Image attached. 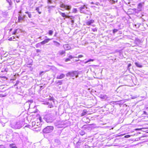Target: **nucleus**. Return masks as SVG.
<instances>
[{"label": "nucleus", "instance_id": "f257e3e1", "mask_svg": "<svg viewBox=\"0 0 148 148\" xmlns=\"http://www.w3.org/2000/svg\"><path fill=\"white\" fill-rule=\"evenodd\" d=\"M43 119L47 122H51V121L53 120V116L51 114L45 115Z\"/></svg>", "mask_w": 148, "mask_h": 148}, {"label": "nucleus", "instance_id": "f03ea898", "mask_svg": "<svg viewBox=\"0 0 148 148\" xmlns=\"http://www.w3.org/2000/svg\"><path fill=\"white\" fill-rule=\"evenodd\" d=\"M12 128L15 129H19L22 127V124L20 122L14 123L11 124Z\"/></svg>", "mask_w": 148, "mask_h": 148}, {"label": "nucleus", "instance_id": "7ed1b4c3", "mask_svg": "<svg viewBox=\"0 0 148 148\" xmlns=\"http://www.w3.org/2000/svg\"><path fill=\"white\" fill-rule=\"evenodd\" d=\"M53 129V127L52 126H48L43 130L44 133H47L51 132Z\"/></svg>", "mask_w": 148, "mask_h": 148}, {"label": "nucleus", "instance_id": "20e7f679", "mask_svg": "<svg viewBox=\"0 0 148 148\" xmlns=\"http://www.w3.org/2000/svg\"><path fill=\"white\" fill-rule=\"evenodd\" d=\"M66 76L68 77L70 76L72 77H74L77 78L78 77L77 73L76 71H73L72 72L68 73L66 75Z\"/></svg>", "mask_w": 148, "mask_h": 148}, {"label": "nucleus", "instance_id": "39448f33", "mask_svg": "<svg viewBox=\"0 0 148 148\" xmlns=\"http://www.w3.org/2000/svg\"><path fill=\"white\" fill-rule=\"evenodd\" d=\"M79 9L81 13H86V12L87 11V9H88V8L86 5H84L81 6L79 8Z\"/></svg>", "mask_w": 148, "mask_h": 148}, {"label": "nucleus", "instance_id": "423d86ee", "mask_svg": "<svg viewBox=\"0 0 148 148\" xmlns=\"http://www.w3.org/2000/svg\"><path fill=\"white\" fill-rule=\"evenodd\" d=\"M25 17V15L22 16L19 14L18 17V22L22 23L23 21H24V19Z\"/></svg>", "mask_w": 148, "mask_h": 148}, {"label": "nucleus", "instance_id": "0eeeda50", "mask_svg": "<svg viewBox=\"0 0 148 148\" xmlns=\"http://www.w3.org/2000/svg\"><path fill=\"white\" fill-rule=\"evenodd\" d=\"M12 136V139L14 141L17 140L19 138L18 134L16 132H14L13 133Z\"/></svg>", "mask_w": 148, "mask_h": 148}, {"label": "nucleus", "instance_id": "6e6552de", "mask_svg": "<svg viewBox=\"0 0 148 148\" xmlns=\"http://www.w3.org/2000/svg\"><path fill=\"white\" fill-rule=\"evenodd\" d=\"M58 12L62 16L64 17V19H65V18H69L70 17V16H69L66 15L65 13H62L59 11H58Z\"/></svg>", "mask_w": 148, "mask_h": 148}, {"label": "nucleus", "instance_id": "1a4fd4ad", "mask_svg": "<svg viewBox=\"0 0 148 148\" xmlns=\"http://www.w3.org/2000/svg\"><path fill=\"white\" fill-rule=\"evenodd\" d=\"M67 56H68V58H66L65 59V62H67L68 61H69L70 60V59H72L73 58H77V57H73L71 55H69L68 54Z\"/></svg>", "mask_w": 148, "mask_h": 148}, {"label": "nucleus", "instance_id": "9d476101", "mask_svg": "<svg viewBox=\"0 0 148 148\" xmlns=\"http://www.w3.org/2000/svg\"><path fill=\"white\" fill-rule=\"evenodd\" d=\"M51 39L50 38L46 39L44 40L41 42L40 43L42 45H44L47 43L49 41L51 40Z\"/></svg>", "mask_w": 148, "mask_h": 148}, {"label": "nucleus", "instance_id": "9b49d317", "mask_svg": "<svg viewBox=\"0 0 148 148\" xmlns=\"http://www.w3.org/2000/svg\"><path fill=\"white\" fill-rule=\"evenodd\" d=\"M94 22L93 20H91L86 22V24L88 25H90L91 24L93 23Z\"/></svg>", "mask_w": 148, "mask_h": 148}, {"label": "nucleus", "instance_id": "f8f14e48", "mask_svg": "<svg viewBox=\"0 0 148 148\" xmlns=\"http://www.w3.org/2000/svg\"><path fill=\"white\" fill-rule=\"evenodd\" d=\"M65 77V75L64 74H62L60 75H58L56 77L57 79H62Z\"/></svg>", "mask_w": 148, "mask_h": 148}, {"label": "nucleus", "instance_id": "ddd939ff", "mask_svg": "<svg viewBox=\"0 0 148 148\" xmlns=\"http://www.w3.org/2000/svg\"><path fill=\"white\" fill-rule=\"evenodd\" d=\"M64 49L66 50H68L71 49V47L68 45H65L63 46Z\"/></svg>", "mask_w": 148, "mask_h": 148}, {"label": "nucleus", "instance_id": "4468645a", "mask_svg": "<svg viewBox=\"0 0 148 148\" xmlns=\"http://www.w3.org/2000/svg\"><path fill=\"white\" fill-rule=\"evenodd\" d=\"M65 51L64 50H60L59 51L58 53L61 56L63 55L64 54H65Z\"/></svg>", "mask_w": 148, "mask_h": 148}, {"label": "nucleus", "instance_id": "2eb2a0df", "mask_svg": "<svg viewBox=\"0 0 148 148\" xmlns=\"http://www.w3.org/2000/svg\"><path fill=\"white\" fill-rule=\"evenodd\" d=\"M143 3H140L138 5V8L139 9V10H141V8L143 6Z\"/></svg>", "mask_w": 148, "mask_h": 148}, {"label": "nucleus", "instance_id": "dca6fc26", "mask_svg": "<svg viewBox=\"0 0 148 148\" xmlns=\"http://www.w3.org/2000/svg\"><path fill=\"white\" fill-rule=\"evenodd\" d=\"M71 8V5H66L65 7V8L66 10H70Z\"/></svg>", "mask_w": 148, "mask_h": 148}, {"label": "nucleus", "instance_id": "f3484780", "mask_svg": "<svg viewBox=\"0 0 148 148\" xmlns=\"http://www.w3.org/2000/svg\"><path fill=\"white\" fill-rule=\"evenodd\" d=\"M136 65L139 68H141L142 67V66L138 62H136L135 63Z\"/></svg>", "mask_w": 148, "mask_h": 148}, {"label": "nucleus", "instance_id": "a211bd4d", "mask_svg": "<svg viewBox=\"0 0 148 148\" xmlns=\"http://www.w3.org/2000/svg\"><path fill=\"white\" fill-rule=\"evenodd\" d=\"M81 144V143H79V142H77L75 148H80V146Z\"/></svg>", "mask_w": 148, "mask_h": 148}, {"label": "nucleus", "instance_id": "6ab92c4d", "mask_svg": "<svg viewBox=\"0 0 148 148\" xmlns=\"http://www.w3.org/2000/svg\"><path fill=\"white\" fill-rule=\"evenodd\" d=\"M55 142L58 145L60 144L61 143L60 141L58 139H55Z\"/></svg>", "mask_w": 148, "mask_h": 148}, {"label": "nucleus", "instance_id": "aec40b11", "mask_svg": "<svg viewBox=\"0 0 148 148\" xmlns=\"http://www.w3.org/2000/svg\"><path fill=\"white\" fill-rule=\"evenodd\" d=\"M10 147L12 148H17L15 144H12L10 145Z\"/></svg>", "mask_w": 148, "mask_h": 148}, {"label": "nucleus", "instance_id": "412c9836", "mask_svg": "<svg viewBox=\"0 0 148 148\" xmlns=\"http://www.w3.org/2000/svg\"><path fill=\"white\" fill-rule=\"evenodd\" d=\"M28 14V16L29 18H31L32 17V14L31 12H25Z\"/></svg>", "mask_w": 148, "mask_h": 148}, {"label": "nucleus", "instance_id": "4be33fe9", "mask_svg": "<svg viewBox=\"0 0 148 148\" xmlns=\"http://www.w3.org/2000/svg\"><path fill=\"white\" fill-rule=\"evenodd\" d=\"M46 104L47 105H48V107L49 108H51L53 107V104L52 103H50L49 102H46Z\"/></svg>", "mask_w": 148, "mask_h": 148}, {"label": "nucleus", "instance_id": "5701e85b", "mask_svg": "<svg viewBox=\"0 0 148 148\" xmlns=\"http://www.w3.org/2000/svg\"><path fill=\"white\" fill-rule=\"evenodd\" d=\"M53 42L55 43V45L57 47H59L60 45V44L57 41H53Z\"/></svg>", "mask_w": 148, "mask_h": 148}, {"label": "nucleus", "instance_id": "b1692460", "mask_svg": "<svg viewBox=\"0 0 148 148\" xmlns=\"http://www.w3.org/2000/svg\"><path fill=\"white\" fill-rule=\"evenodd\" d=\"M85 133L84 131L81 130L79 132V134L81 136H83L85 134Z\"/></svg>", "mask_w": 148, "mask_h": 148}, {"label": "nucleus", "instance_id": "393cba45", "mask_svg": "<svg viewBox=\"0 0 148 148\" xmlns=\"http://www.w3.org/2000/svg\"><path fill=\"white\" fill-rule=\"evenodd\" d=\"M108 1H109V2L112 4L114 3L115 2L117 3L118 1L117 0H116V1H115L114 0H108Z\"/></svg>", "mask_w": 148, "mask_h": 148}, {"label": "nucleus", "instance_id": "a878e982", "mask_svg": "<svg viewBox=\"0 0 148 148\" xmlns=\"http://www.w3.org/2000/svg\"><path fill=\"white\" fill-rule=\"evenodd\" d=\"M36 10L38 12L39 14H41V11H40V10L39 7H36Z\"/></svg>", "mask_w": 148, "mask_h": 148}, {"label": "nucleus", "instance_id": "bb28decb", "mask_svg": "<svg viewBox=\"0 0 148 148\" xmlns=\"http://www.w3.org/2000/svg\"><path fill=\"white\" fill-rule=\"evenodd\" d=\"M62 81L58 80L56 82V83L57 84H58L59 85H61L62 84Z\"/></svg>", "mask_w": 148, "mask_h": 148}, {"label": "nucleus", "instance_id": "cd10ccee", "mask_svg": "<svg viewBox=\"0 0 148 148\" xmlns=\"http://www.w3.org/2000/svg\"><path fill=\"white\" fill-rule=\"evenodd\" d=\"M53 32L51 30H49L48 32L49 35L50 36H51L53 34Z\"/></svg>", "mask_w": 148, "mask_h": 148}, {"label": "nucleus", "instance_id": "c85d7f7f", "mask_svg": "<svg viewBox=\"0 0 148 148\" xmlns=\"http://www.w3.org/2000/svg\"><path fill=\"white\" fill-rule=\"evenodd\" d=\"M86 114V112L84 110L83 112L81 114V116H83Z\"/></svg>", "mask_w": 148, "mask_h": 148}, {"label": "nucleus", "instance_id": "c756f323", "mask_svg": "<svg viewBox=\"0 0 148 148\" xmlns=\"http://www.w3.org/2000/svg\"><path fill=\"white\" fill-rule=\"evenodd\" d=\"M54 7H55V6H48V8L49 9V12H50V10L51 9V8H54Z\"/></svg>", "mask_w": 148, "mask_h": 148}, {"label": "nucleus", "instance_id": "7c9ffc66", "mask_svg": "<svg viewBox=\"0 0 148 148\" xmlns=\"http://www.w3.org/2000/svg\"><path fill=\"white\" fill-rule=\"evenodd\" d=\"M32 126L33 127H34V128H37V127H36V122L34 121L33 122H32Z\"/></svg>", "mask_w": 148, "mask_h": 148}, {"label": "nucleus", "instance_id": "2f4dec72", "mask_svg": "<svg viewBox=\"0 0 148 148\" xmlns=\"http://www.w3.org/2000/svg\"><path fill=\"white\" fill-rule=\"evenodd\" d=\"M94 60L92 59H90L86 62H85V63H86L89 62L93 61Z\"/></svg>", "mask_w": 148, "mask_h": 148}, {"label": "nucleus", "instance_id": "473e14b6", "mask_svg": "<svg viewBox=\"0 0 148 148\" xmlns=\"http://www.w3.org/2000/svg\"><path fill=\"white\" fill-rule=\"evenodd\" d=\"M65 5H64V4H61L60 5V7H61V8H65Z\"/></svg>", "mask_w": 148, "mask_h": 148}, {"label": "nucleus", "instance_id": "72a5a7b5", "mask_svg": "<svg viewBox=\"0 0 148 148\" xmlns=\"http://www.w3.org/2000/svg\"><path fill=\"white\" fill-rule=\"evenodd\" d=\"M7 1L9 3L10 5H12L11 0H7Z\"/></svg>", "mask_w": 148, "mask_h": 148}, {"label": "nucleus", "instance_id": "f704fd0d", "mask_svg": "<svg viewBox=\"0 0 148 148\" xmlns=\"http://www.w3.org/2000/svg\"><path fill=\"white\" fill-rule=\"evenodd\" d=\"M88 127V125H84L82 127V128H84V129H86V128H87V127Z\"/></svg>", "mask_w": 148, "mask_h": 148}, {"label": "nucleus", "instance_id": "c9c22d12", "mask_svg": "<svg viewBox=\"0 0 148 148\" xmlns=\"http://www.w3.org/2000/svg\"><path fill=\"white\" fill-rule=\"evenodd\" d=\"M40 44H41L40 43V42L36 44V47H40Z\"/></svg>", "mask_w": 148, "mask_h": 148}, {"label": "nucleus", "instance_id": "e433bc0d", "mask_svg": "<svg viewBox=\"0 0 148 148\" xmlns=\"http://www.w3.org/2000/svg\"><path fill=\"white\" fill-rule=\"evenodd\" d=\"M118 31V30L116 29H114L113 31V32L114 34Z\"/></svg>", "mask_w": 148, "mask_h": 148}, {"label": "nucleus", "instance_id": "4c0bfd02", "mask_svg": "<svg viewBox=\"0 0 148 148\" xmlns=\"http://www.w3.org/2000/svg\"><path fill=\"white\" fill-rule=\"evenodd\" d=\"M5 145H0V148H5Z\"/></svg>", "mask_w": 148, "mask_h": 148}, {"label": "nucleus", "instance_id": "58836bf2", "mask_svg": "<svg viewBox=\"0 0 148 148\" xmlns=\"http://www.w3.org/2000/svg\"><path fill=\"white\" fill-rule=\"evenodd\" d=\"M130 136L129 135H127L125 136L124 137L125 138H128L130 137Z\"/></svg>", "mask_w": 148, "mask_h": 148}, {"label": "nucleus", "instance_id": "ea45409f", "mask_svg": "<svg viewBox=\"0 0 148 148\" xmlns=\"http://www.w3.org/2000/svg\"><path fill=\"white\" fill-rule=\"evenodd\" d=\"M48 3H52L51 0H47Z\"/></svg>", "mask_w": 148, "mask_h": 148}, {"label": "nucleus", "instance_id": "a19ab883", "mask_svg": "<svg viewBox=\"0 0 148 148\" xmlns=\"http://www.w3.org/2000/svg\"><path fill=\"white\" fill-rule=\"evenodd\" d=\"M18 30V29L15 30L13 32V34H15L16 33H17V31Z\"/></svg>", "mask_w": 148, "mask_h": 148}, {"label": "nucleus", "instance_id": "79ce46f5", "mask_svg": "<svg viewBox=\"0 0 148 148\" xmlns=\"http://www.w3.org/2000/svg\"><path fill=\"white\" fill-rule=\"evenodd\" d=\"M73 60L74 62H77V61H79V59H74Z\"/></svg>", "mask_w": 148, "mask_h": 148}, {"label": "nucleus", "instance_id": "37998d69", "mask_svg": "<svg viewBox=\"0 0 148 148\" xmlns=\"http://www.w3.org/2000/svg\"><path fill=\"white\" fill-rule=\"evenodd\" d=\"M83 56L82 55H79L78 57H77L78 58H82V57H83Z\"/></svg>", "mask_w": 148, "mask_h": 148}, {"label": "nucleus", "instance_id": "c03bdc74", "mask_svg": "<svg viewBox=\"0 0 148 148\" xmlns=\"http://www.w3.org/2000/svg\"><path fill=\"white\" fill-rule=\"evenodd\" d=\"M77 142H79V143H82L83 141L82 140H79Z\"/></svg>", "mask_w": 148, "mask_h": 148}, {"label": "nucleus", "instance_id": "a18cd8bd", "mask_svg": "<svg viewBox=\"0 0 148 148\" xmlns=\"http://www.w3.org/2000/svg\"><path fill=\"white\" fill-rule=\"evenodd\" d=\"M40 50L39 49H37L36 50V52L37 53L40 52Z\"/></svg>", "mask_w": 148, "mask_h": 148}, {"label": "nucleus", "instance_id": "49530a36", "mask_svg": "<svg viewBox=\"0 0 148 148\" xmlns=\"http://www.w3.org/2000/svg\"><path fill=\"white\" fill-rule=\"evenodd\" d=\"M143 113L144 114H145L147 115H148V114H147V113L145 111H143Z\"/></svg>", "mask_w": 148, "mask_h": 148}, {"label": "nucleus", "instance_id": "de8ad7c7", "mask_svg": "<svg viewBox=\"0 0 148 148\" xmlns=\"http://www.w3.org/2000/svg\"><path fill=\"white\" fill-rule=\"evenodd\" d=\"M5 96V95H3L2 94H0V97H4Z\"/></svg>", "mask_w": 148, "mask_h": 148}, {"label": "nucleus", "instance_id": "09e8293b", "mask_svg": "<svg viewBox=\"0 0 148 148\" xmlns=\"http://www.w3.org/2000/svg\"><path fill=\"white\" fill-rule=\"evenodd\" d=\"M53 99H54L53 98V97H51L50 98V100H53Z\"/></svg>", "mask_w": 148, "mask_h": 148}, {"label": "nucleus", "instance_id": "8fccbe9b", "mask_svg": "<svg viewBox=\"0 0 148 148\" xmlns=\"http://www.w3.org/2000/svg\"><path fill=\"white\" fill-rule=\"evenodd\" d=\"M131 64H129L128 65V67H129L131 66Z\"/></svg>", "mask_w": 148, "mask_h": 148}, {"label": "nucleus", "instance_id": "3c124183", "mask_svg": "<svg viewBox=\"0 0 148 148\" xmlns=\"http://www.w3.org/2000/svg\"><path fill=\"white\" fill-rule=\"evenodd\" d=\"M16 3H18L20 2V0H16Z\"/></svg>", "mask_w": 148, "mask_h": 148}, {"label": "nucleus", "instance_id": "603ef678", "mask_svg": "<svg viewBox=\"0 0 148 148\" xmlns=\"http://www.w3.org/2000/svg\"><path fill=\"white\" fill-rule=\"evenodd\" d=\"M40 89L41 90H42V89L43 88V86H40Z\"/></svg>", "mask_w": 148, "mask_h": 148}, {"label": "nucleus", "instance_id": "864d4df0", "mask_svg": "<svg viewBox=\"0 0 148 148\" xmlns=\"http://www.w3.org/2000/svg\"><path fill=\"white\" fill-rule=\"evenodd\" d=\"M95 4L97 5H98L99 3H96Z\"/></svg>", "mask_w": 148, "mask_h": 148}, {"label": "nucleus", "instance_id": "5fc2aeb1", "mask_svg": "<svg viewBox=\"0 0 148 148\" xmlns=\"http://www.w3.org/2000/svg\"><path fill=\"white\" fill-rule=\"evenodd\" d=\"M71 23H74V21L73 20H71Z\"/></svg>", "mask_w": 148, "mask_h": 148}, {"label": "nucleus", "instance_id": "6e6d98bb", "mask_svg": "<svg viewBox=\"0 0 148 148\" xmlns=\"http://www.w3.org/2000/svg\"><path fill=\"white\" fill-rule=\"evenodd\" d=\"M18 84V82H17L16 84H15L14 86H16Z\"/></svg>", "mask_w": 148, "mask_h": 148}, {"label": "nucleus", "instance_id": "4d7b16f0", "mask_svg": "<svg viewBox=\"0 0 148 148\" xmlns=\"http://www.w3.org/2000/svg\"><path fill=\"white\" fill-rule=\"evenodd\" d=\"M9 40H12V38H10L9 39Z\"/></svg>", "mask_w": 148, "mask_h": 148}, {"label": "nucleus", "instance_id": "13d9d810", "mask_svg": "<svg viewBox=\"0 0 148 148\" xmlns=\"http://www.w3.org/2000/svg\"><path fill=\"white\" fill-rule=\"evenodd\" d=\"M91 4H94V2H91Z\"/></svg>", "mask_w": 148, "mask_h": 148}, {"label": "nucleus", "instance_id": "bf43d9fd", "mask_svg": "<svg viewBox=\"0 0 148 148\" xmlns=\"http://www.w3.org/2000/svg\"><path fill=\"white\" fill-rule=\"evenodd\" d=\"M19 13L20 14H21V11H20L19 12Z\"/></svg>", "mask_w": 148, "mask_h": 148}, {"label": "nucleus", "instance_id": "052dcab7", "mask_svg": "<svg viewBox=\"0 0 148 148\" xmlns=\"http://www.w3.org/2000/svg\"><path fill=\"white\" fill-rule=\"evenodd\" d=\"M137 41H139V39L137 40Z\"/></svg>", "mask_w": 148, "mask_h": 148}, {"label": "nucleus", "instance_id": "680f3d73", "mask_svg": "<svg viewBox=\"0 0 148 148\" xmlns=\"http://www.w3.org/2000/svg\"><path fill=\"white\" fill-rule=\"evenodd\" d=\"M56 36V34H55L54 35V36Z\"/></svg>", "mask_w": 148, "mask_h": 148}, {"label": "nucleus", "instance_id": "e2e57ef3", "mask_svg": "<svg viewBox=\"0 0 148 148\" xmlns=\"http://www.w3.org/2000/svg\"><path fill=\"white\" fill-rule=\"evenodd\" d=\"M60 10H62V9H60Z\"/></svg>", "mask_w": 148, "mask_h": 148}, {"label": "nucleus", "instance_id": "0e129e2a", "mask_svg": "<svg viewBox=\"0 0 148 148\" xmlns=\"http://www.w3.org/2000/svg\"><path fill=\"white\" fill-rule=\"evenodd\" d=\"M36 126H38V125H36Z\"/></svg>", "mask_w": 148, "mask_h": 148}, {"label": "nucleus", "instance_id": "69168bd1", "mask_svg": "<svg viewBox=\"0 0 148 148\" xmlns=\"http://www.w3.org/2000/svg\"><path fill=\"white\" fill-rule=\"evenodd\" d=\"M45 37L47 38V36H45Z\"/></svg>", "mask_w": 148, "mask_h": 148}, {"label": "nucleus", "instance_id": "338daca9", "mask_svg": "<svg viewBox=\"0 0 148 148\" xmlns=\"http://www.w3.org/2000/svg\"><path fill=\"white\" fill-rule=\"evenodd\" d=\"M147 108H148V107H147Z\"/></svg>", "mask_w": 148, "mask_h": 148}, {"label": "nucleus", "instance_id": "774afa93", "mask_svg": "<svg viewBox=\"0 0 148 148\" xmlns=\"http://www.w3.org/2000/svg\"><path fill=\"white\" fill-rule=\"evenodd\" d=\"M86 148V147H85V148Z\"/></svg>", "mask_w": 148, "mask_h": 148}]
</instances>
